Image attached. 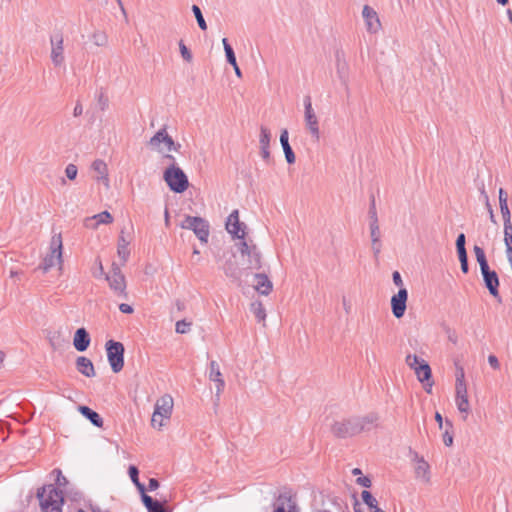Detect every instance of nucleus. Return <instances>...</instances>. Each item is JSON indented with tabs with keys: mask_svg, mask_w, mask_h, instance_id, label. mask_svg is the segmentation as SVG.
<instances>
[{
	"mask_svg": "<svg viewBox=\"0 0 512 512\" xmlns=\"http://www.w3.org/2000/svg\"><path fill=\"white\" fill-rule=\"evenodd\" d=\"M371 248H372L374 256L377 258L378 255L380 254L381 248H382L381 240H377L376 242H371Z\"/></svg>",
	"mask_w": 512,
	"mask_h": 512,
	"instance_id": "52",
	"label": "nucleus"
},
{
	"mask_svg": "<svg viewBox=\"0 0 512 512\" xmlns=\"http://www.w3.org/2000/svg\"><path fill=\"white\" fill-rule=\"evenodd\" d=\"M62 236L60 233L54 234L51 238L49 245V253L43 258L41 268L44 272H47L54 266H58V269H63V258H62Z\"/></svg>",
	"mask_w": 512,
	"mask_h": 512,
	"instance_id": "3",
	"label": "nucleus"
},
{
	"mask_svg": "<svg viewBox=\"0 0 512 512\" xmlns=\"http://www.w3.org/2000/svg\"><path fill=\"white\" fill-rule=\"evenodd\" d=\"M357 483L359 485L363 486V487H366V488L371 486V480L368 477H366V476L359 477L357 479Z\"/></svg>",
	"mask_w": 512,
	"mask_h": 512,
	"instance_id": "55",
	"label": "nucleus"
},
{
	"mask_svg": "<svg viewBox=\"0 0 512 512\" xmlns=\"http://www.w3.org/2000/svg\"><path fill=\"white\" fill-rule=\"evenodd\" d=\"M142 501L147 508L148 512H165L164 506L157 500L143 493Z\"/></svg>",
	"mask_w": 512,
	"mask_h": 512,
	"instance_id": "31",
	"label": "nucleus"
},
{
	"mask_svg": "<svg viewBox=\"0 0 512 512\" xmlns=\"http://www.w3.org/2000/svg\"><path fill=\"white\" fill-rule=\"evenodd\" d=\"M506 257L512 269V250L510 251L509 249H506Z\"/></svg>",
	"mask_w": 512,
	"mask_h": 512,
	"instance_id": "64",
	"label": "nucleus"
},
{
	"mask_svg": "<svg viewBox=\"0 0 512 512\" xmlns=\"http://www.w3.org/2000/svg\"><path fill=\"white\" fill-rule=\"evenodd\" d=\"M76 368L78 372L86 377H94L95 369L92 361L85 356H79L76 359Z\"/></svg>",
	"mask_w": 512,
	"mask_h": 512,
	"instance_id": "27",
	"label": "nucleus"
},
{
	"mask_svg": "<svg viewBox=\"0 0 512 512\" xmlns=\"http://www.w3.org/2000/svg\"><path fill=\"white\" fill-rule=\"evenodd\" d=\"M159 487V482L155 478H150L149 484H148V490L154 491Z\"/></svg>",
	"mask_w": 512,
	"mask_h": 512,
	"instance_id": "59",
	"label": "nucleus"
},
{
	"mask_svg": "<svg viewBox=\"0 0 512 512\" xmlns=\"http://www.w3.org/2000/svg\"><path fill=\"white\" fill-rule=\"evenodd\" d=\"M378 415L376 413H369L361 417H353L354 422L359 428V433L365 430H370L378 422Z\"/></svg>",
	"mask_w": 512,
	"mask_h": 512,
	"instance_id": "23",
	"label": "nucleus"
},
{
	"mask_svg": "<svg viewBox=\"0 0 512 512\" xmlns=\"http://www.w3.org/2000/svg\"><path fill=\"white\" fill-rule=\"evenodd\" d=\"M337 73L343 84L347 83V63L341 58L340 54L336 55Z\"/></svg>",
	"mask_w": 512,
	"mask_h": 512,
	"instance_id": "33",
	"label": "nucleus"
},
{
	"mask_svg": "<svg viewBox=\"0 0 512 512\" xmlns=\"http://www.w3.org/2000/svg\"><path fill=\"white\" fill-rule=\"evenodd\" d=\"M443 442L446 446H451L453 444V436L448 432V430H446L443 435Z\"/></svg>",
	"mask_w": 512,
	"mask_h": 512,
	"instance_id": "56",
	"label": "nucleus"
},
{
	"mask_svg": "<svg viewBox=\"0 0 512 512\" xmlns=\"http://www.w3.org/2000/svg\"><path fill=\"white\" fill-rule=\"evenodd\" d=\"M280 143L283 148L286 161L289 164H293L295 162V154L289 144V134L287 129H283L280 134Z\"/></svg>",
	"mask_w": 512,
	"mask_h": 512,
	"instance_id": "28",
	"label": "nucleus"
},
{
	"mask_svg": "<svg viewBox=\"0 0 512 512\" xmlns=\"http://www.w3.org/2000/svg\"><path fill=\"white\" fill-rule=\"evenodd\" d=\"M474 253H475L476 260L479 263L480 269H483V268L489 266L486 256H485V252L481 247L475 245Z\"/></svg>",
	"mask_w": 512,
	"mask_h": 512,
	"instance_id": "40",
	"label": "nucleus"
},
{
	"mask_svg": "<svg viewBox=\"0 0 512 512\" xmlns=\"http://www.w3.org/2000/svg\"><path fill=\"white\" fill-rule=\"evenodd\" d=\"M304 121L308 132L318 141L320 138L319 121L309 96H306L304 99Z\"/></svg>",
	"mask_w": 512,
	"mask_h": 512,
	"instance_id": "8",
	"label": "nucleus"
},
{
	"mask_svg": "<svg viewBox=\"0 0 512 512\" xmlns=\"http://www.w3.org/2000/svg\"><path fill=\"white\" fill-rule=\"evenodd\" d=\"M429 469V464L423 458L419 459L415 468L416 477L428 483L430 481Z\"/></svg>",
	"mask_w": 512,
	"mask_h": 512,
	"instance_id": "30",
	"label": "nucleus"
},
{
	"mask_svg": "<svg viewBox=\"0 0 512 512\" xmlns=\"http://www.w3.org/2000/svg\"><path fill=\"white\" fill-rule=\"evenodd\" d=\"M109 282L110 288L120 296L126 297V282L125 277L121 273V270L118 266L113 264L111 273L106 277Z\"/></svg>",
	"mask_w": 512,
	"mask_h": 512,
	"instance_id": "11",
	"label": "nucleus"
},
{
	"mask_svg": "<svg viewBox=\"0 0 512 512\" xmlns=\"http://www.w3.org/2000/svg\"><path fill=\"white\" fill-rule=\"evenodd\" d=\"M273 512H299V508L291 496L281 494L274 504Z\"/></svg>",
	"mask_w": 512,
	"mask_h": 512,
	"instance_id": "20",
	"label": "nucleus"
},
{
	"mask_svg": "<svg viewBox=\"0 0 512 512\" xmlns=\"http://www.w3.org/2000/svg\"><path fill=\"white\" fill-rule=\"evenodd\" d=\"M481 274L483 276L485 285L487 289L489 290L490 294L494 297H497L499 295L498 292V286H499V279L498 275L495 271L490 270L489 266L480 269Z\"/></svg>",
	"mask_w": 512,
	"mask_h": 512,
	"instance_id": "19",
	"label": "nucleus"
},
{
	"mask_svg": "<svg viewBox=\"0 0 512 512\" xmlns=\"http://www.w3.org/2000/svg\"><path fill=\"white\" fill-rule=\"evenodd\" d=\"M119 310L122 313L131 314L133 313V308L129 304L122 303L119 305Z\"/></svg>",
	"mask_w": 512,
	"mask_h": 512,
	"instance_id": "58",
	"label": "nucleus"
},
{
	"mask_svg": "<svg viewBox=\"0 0 512 512\" xmlns=\"http://www.w3.org/2000/svg\"><path fill=\"white\" fill-rule=\"evenodd\" d=\"M209 379L216 384V400L219 401L220 395L224 390L225 381L216 361H211L209 365Z\"/></svg>",
	"mask_w": 512,
	"mask_h": 512,
	"instance_id": "18",
	"label": "nucleus"
},
{
	"mask_svg": "<svg viewBox=\"0 0 512 512\" xmlns=\"http://www.w3.org/2000/svg\"><path fill=\"white\" fill-rule=\"evenodd\" d=\"M78 410L84 417H86L88 420H90V422L93 425H95L96 427L103 426V419L97 412L93 411L92 409H90L87 406H79Z\"/></svg>",
	"mask_w": 512,
	"mask_h": 512,
	"instance_id": "29",
	"label": "nucleus"
},
{
	"mask_svg": "<svg viewBox=\"0 0 512 512\" xmlns=\"http://www.w3.org/2000/svg\"><path fill=\"white\" fill-rule=\"evenodd\" d=\"M78 169L74 164H68L65 168L66 177L70 180H74L77 177Z\"/></svg>",
	"mask_w": 512,
	"mask_h": 512,
	"instance_id": "47",
	"label": "nucleus"
},
{
	"mask_svg": "<svg viewBox=\"0 0 512 512\" xmlns=\"http://www.w3.org/2000/svg\"><path fill=\"white\" fill-rule=\"evenodd\" d=\"M179 49H180V53H181V56L182 58L187 61V62H191L192 61V53L190 52V50L186 47V45L183 43V41H180L179 42Z\"/></svg>",
	"mask_w": 512,
	"mask_h": 512,
	"instance_id": "46",
	"label": "nucleus"
},
{
	"mask_svg": "<svg viewBox=\"0 0 512 512\" xmlns=\"http://www.w3.org/2000/svg\"><path fill=\"white\" fill-rule=\"evenodd\" d=\"M407 365L414 370L417 379L421 383L427 382L428 386L431 388L433 382L431 381L432 372L429 364L420 359L417 355H408L406 357Z\"/></svg>",
	"mask_w": 512,
	"mask_h": 512,
	"instance_id": "4",
	"label": "nucleus"
},
{
	"mask_svg": "<svg viewBox=\"0 0 512 512\" xmlns=\"http://www.w3.org/2000/svg\"><path fill=\"white\" fill-rule=\"evenodd\" d=\"M174 407V400L171 395L165 394L157 399L155 406H154V412H156V415L162 416V417H168L171 418L172 412Z\"/></svg>",
	"mask_w": 512,
	"mask_h": 512,
	"instance_id": "17",
	"label": "nucleus"
},
{
	"mask_svg": "<svg viewBox=\"0 0 512 512\" xmlns=\"http://www.w3.org/2000/svg\"><path fill=\"white\" fill-rule=\"evenodd\" d=\"M499 206L503 219L511 218V213L507 204V196L502 188L499 189Z\"/></svg>",
	"mask_w": 512,
	"mask_h": 512,
	"instance_id": "35",
	"label": "nucleus"
},
{
	"mask_svg": "<svg viewBox=\"0 0 512 512\" xmlns=\"http://www.w3.org/2000/svg\"><path fill=\"white\" fill-rule=\"evenodd\" d=\"M271 140V133L268 128L262 126L260 129V149H261V156L265 161H268L270 159V151H269V145Z\"/></svg>",
	"mask_w": 512,
	"mask_h": 512,
	"instance_id": "24",
	"label": "nucleus"
},
{
	"mask_svg": "<svg viewBox=\"0 0 512 512\" xmlns=\"http://www.w3.org/2000/svg\"><path fill=\"white\" fill-rule=\"evenodd\" d=\"M192 11H193V14L197 20V23L199 25V27L202 29V30H206L207 29V24H206V21L202 15V12H201V9L197 6V5H193L192 6Z\"/></svg>",
	"mask_w": 512,
	"mask_h": 512,
	"instance_id": "43",
	"label": "nucleus"
},
{
	"mask_svg": "<svg viewBox=\"0 0 512 512\" xmlns=\"http://www.w3.org/2000/svg\"><path fill=\"white\" fill-rule=\"evenodd\" d=\"M455 404L458 411L464 414L463 418L466 419L471 411L467 386L455 387Z\"/></svg>",
	"mask_w": 512,
	"mask_h": 512,
	"instance_id": "16",
	"label": "nucleus"
},
{
	"mask_svg": "<svg viewBox=\"0 0 512 512\" xmlns=\"http://www.w3.org/2000/svg\"><path fill=\"white\" fill-rule=\"evenodd\" d=\"M504 243H505L506 249H509L511 251L512 250V235L509 237H504Z\"/></svg>",
	"mask_w": 512,
	"mask_h": 512,
	"instance_id": "62",
	"label": "nucleus"
},
{
	"mask_svg": "<svg viewBox=\"0 0 512 512\" xmlns=\"http://www.w3.org/2000/svg\"><path fill=\"white\" fill-rule=\"evenodd\" d=\"M37 498L42 512H62L63 493L54 485L49 484L38 489Z\"/></svg>",
	"mask_w": 512,
	"mask_h": 512,
	"instance_id": "2",
	"label": "nucleus"
},
{
	"mask_svg": "<svg viewBox=\"0 0 512 512\" xmlns=\"http://www.w3.org/2000/svg\"><path fill=\"white\" fill-rule=\"evenodd\" d=\"M366 29L371 34H376L381 29V22L377 12L370 6L365 5L362 10Z\"/></svg>",
	"mask_w": 512,
	"mask_h": 512,
	"instance_id": "15",
	"label": "nucleus"
},
{
	"mask_svg": "<svg viewBox=\"0 0 512 512\" xmlns=\"http://www.w3.org/2000/svg\"><path fill=\"white\" fill-rule=\"evenodd\" d=\"M361 497H362L363 502L367 506L372 508L373 510L378 508L377 500L373 497V495L369 491H366V490L362 491Z\"/></svg>",
	"mask_w": 512,
	"mask_h": 512,
	"instance_id": "42",
	"label": "nucleus"
},
{
	"mask_svg": "<svg viewBox=\"0 0 512 512\" xmlns=\"http://www.w3.org/2000/svg\"><path fill=\"white\" fill-rule=\"evenodd\" d=\"M222 44L224 47L227 62L231 65H235V62H236L235 53H234L231 45L228 43V40L226 38H223Z\"/></svg>",
	"mask_w": 512,
	"mask_h": 512,
	"instance_id": "39",
	"label": "nucleus"
},
{
	"mask_svg": "<svg viewBox=\"0 0 512 512\" xmlns=\"http://www.w3.org/2000/svg\"><path fill=\"white\" fill-rule=\"evenodd\" d=\"M223 270L227 277L235 281L240 280L241 271L233 262H226L223 267Z\"/></svg>",
	"mask_w": 512,
	"mask_h": 512,
	"instance_id": "32",
	"label": "nucleus"
},
{
	"mask_svg": "<svg viewBox=\"0 0 512 512\" xmlns=\"http://www.w3.org/2000/svg\"><path fill=\"white\" fill-rule=\"evenodd\" d=\"M91 39L96 46L104 47L108 44V36L104 31L96 30L93 32Z\"/></svg>",
	"mask_w": 512,
	"mask_h": 512,
	"instance_id": "37",
	"label": "nucleus"
},
{
	"mask_svg": "<svg viewBox=\"0 0 512 512\" xmlns=\"http://www.w3.org/2000/svg\"><path fill=\"white\" fill-rule=\"evenodd\" d=\"M332 432L340 438L351 437L359 433V428L353 418L337 421L332 426Z\"/></svg>",
	"mask_w": 512,
	"mask_h": 512,
	"instance_id": "12",
	"label": "nucleus"
},
{
	"mask_svg": "<svg viewBox=\"0 0 512 512\" xmlns=\"http://www.w3.org/2000/svg\"><path fill=\"white\" fill-rule=\"evenodd\" d=\"M408 299V291L406 288L399 289L398 293L391 298L392 313L396 318L404 316L406 311V303Z\"/></svg>",
	"mask_w": 512,
	"mask_h": 512,
	"instance_id": "14",
	"label": "nucleus"
},
{
	"mask_svg": "<svg viewBox=\"0 0 512 512\" xmlns=\"http://www.w3.org/2000/svg\"><path fill=\"white\" fill-rule=\"evenodd\" d=\"M50 58L55 67H61L65 62L64 38L61 34L50 37Z\"/></svg>",
	"mask_w": 512,
	"mask_h": 512,
	"instance_id": "9",
	"label": "nucleus"
},
{
	"mask_svg": "<svg viewBox=\"0 0 512 512\" xmlns=\"http://www.w3.org/2000/svg\"><path fill=\"white\" fill-rule=\"evenodd\" d=\"M255 289L262 295H268L273 288L272 282L265 274H255Z\"/></svg>",
	"mask_w": 512,
	"mask_h": 512,
	"instance_id": "26",
	"label": "nucleus"
},
{
	"mask_svg": "<svg viewBox=\"0 0 512 512\" xmlns=\"http://www.w3.org/2000/svg\"><path fill=\"white\" fill-rule=\"evenodd\" d=\"M369 230H370L371 242H376L377 240H380L381 232H380L379 223H369Z\"/></svg>",
	"mask_w": 512,
	"mask_h": 512,
	"instance_id": "44",
	"label": "nucleus"
},
{
	"mask_svg": "<svg viewBox=\"0 0 512 512\" xmlns=\"http://www.w3.org/2000/svg\"><path fill=\"white\" fill-rule=\"evenodd\" d=\"M181 228L192 230L197 238L206 243L209 237V224L201 217L186 216L181 223Z\"/></svg>",
	"mask_w": 512,
	"mask_h": 512,
	"instance_id": "6",
	"label": "nucleus"
},
{
	"mask_svg": "<svg viewBox=\"0 0 512 512\" xmlns=\"http://www.w3.org/2000/svg\"><path fill=\"white\" fill-rule=\"evenodd\" d=\"M393 283L399 287V289L404 288L403 287V280L401 277V274L398 271H394L392 274Z\"/></svg>",
	"mask_w": 512,
	"mask_h": 512,
	"instance_id": "51",
	"label": "nucleus"
},
{
	"mask_svg": "<svg viewBox=\"0 0 512 512\" xmlns=\"http://www.w3.org/2000/svg\"><path fill=\"white\" fill-rule=\"evenodd\" d=\"M107 357L113 372L118 373L124 366V346L120 342H106Z\"/></svg>",
	"mask_w": 512,
	"mask_h": 512,
	"instance_id": "5",
	"label": "nucleus"
},
{
	"mask_svg": "<svg viewBox=\"0 0 512 512\" xmlns=\"http://www.w3.org/2000/svg\"><path fill=\"white\" fill-rule=\"evenodd\" d=\"M245 228V224L239 220L238 210H233L226 222V229L228 233H230L234 238L241 239L243 241L246 235Z\"/></svg>",
	"mask_w": 512,
	"mask_h": 512,
	"instance_id": "13",
	"label": "nucleus"
},
{
	"mask_svg": "<svg viewBox=\"0 0 512 512\" xmlns=\"http://www.w3.org/2000/svg\"><path fill=\"white\" fill-rule=\"evenodd\" d=\"M92 170L97 173L96 180L101 181L108 188L109 187V179H108V168L106 163L103 160L97 159L92 163Z\"/></svg>",
	"mask_w": 512,
	"mask_h": 512,
	"instance_id": "25",
	"label": "nucleus"
},
{
	"mask_svg": "<svg viewBox=\"0 0 512 512\" xmlns=\"http://www.w3.org/2000/svg\"><path fill=\"white\" fill-rule=\"evenodd\" d=\"M460 264H461L462 272L468 273V271H469L468 261H462V262H460Z\"/></svg>",
	"mask_w": 512,
	"mask_h": 512,
	"instance_id": "63",
	"label": "nucleus"
},
{
	"mask_svg": "<svg viewBox=\"0 0 512 512\" xmlns=\"http://www.w3.org/2000/svg\"><path fill=\"white\" fill-rule=\"evenodd\" d=\"M170 418L168 417H162V416H159L157 417L156 415V412H153V415H152V418H151V426L155 429H158V430H161L162 427H164L166 425V422L169 420Z\"/></svg>",
	"mask_w": 512,
	"mask_h": 512,
	"instance_id": "41",
	"label": "nucleus"
},
{
	"mask_svg": "<svg viewBox=\"0 0 512 512\" xmlns=\"http://www.w3.org/2000/svg\"><path fill=\"white\" fill-rule=\"evenodd\" d=\"M467 386L463 368H459L456 374L455 387Z\"/></svg>",
	"mask_w": 512,
	"mask_h": 512,
	"instance_id": "49",
	"label": "nucleus"
},
{
	"mask_svg": "<svg viewBox=\"0 0 512 512\" xmlns=\"http://www.w3.org/2000/svg\"><path fill=\"white\" fill-rule=\"evenodd\" d=\"M504 221V237L512 236L511 218L503 219Z\"/></svg>",
	"mask_w": 512,
	"mask_h": 512,
	"instance_id": "50",
	"label": "nucleus"
},
{
	"mask_svg": "<svg viewBox=\"0 0 512 512\" xmlns=\"http://www.w3.org/2000/svg\"><path fill=\"white\" fill-rule=\"evenodd\" d=\"M368 215H369V223H379L374 199L371 202Z\"/></svg>",
	"mask_w": 512,
	"mask_h": 512,
	"instance_id": "48",
	"label": "nucleus"
},
{
	"mask_svg": "<svg viewBox=\"0 0 512 512\" xmlns=\"http://www.w3.org/2000/svg\"><path fill=\"white\" fill-rule=\"evenodd\" d=\"M465 235L463 233L459 234L457 239H456V249L457 250H462V249H466L465 248Z\"/></svg>",
	"mask_w": 512,
	"mask_h": 512,
	"instance_id": "53",
	"label": "nucleus"
},
{
	"mask_svg": "<svg viewBox=\"0 0 512 512\" xmlns=\"http://www.w3.org/2000/svg\"><path fill=\"white\" fill-rule=\"evenodd\" d=\"M488 362L490 366L494 369H498L500 367L499 361L495 355H490L488 357Z\"/></svg>",
	"mask_w": 512,
	"mask_h": 512,
	"instance_id": "57",
	"label": "nucleus"
},
{
	"mask_svg": "<svg viewBox=\"0 0 512 512\" xmlns=\"http://www.w3.org/2000/svg\"><path fill=\"white\" fill-rule=\"evenodd\" d=\"M113 221L112 215L108 211H103L92 217H87L84 221V225L87 228L96 229L99 224H110Z\"/></svg>",
	"mask_w": 512,
	"mask_h": 512,
	"instance_id": "21",
	"label": "nucleus"
},
{
	"mask_svg": "<svg viewBox=\"0 0 512 512\" xmlns=\"http://www.w3.org/2000/svg\"><path fill=\"white\" fill-rule=\"evenodd\" d=\"M251 312L257 318L259 322H264L266 319V311L263 304L260 301H255L251 303L250 306Z\"/></svg>",
	"mask_w": 512,
	"mask_h": 512,
	"instance_id": "36",
	"label": "nucleus"
},
{
	"mask_svg": "<svg viewBox=\"0 0 512 512\" xmlns=\"http://www.w3.org/2000/svg\"><path fill=\"white\" fill-rule=\"evenodd\" d=\"M128 245H129V242L127 240H125V238L123 236H121L118 241L117 254L123 262H126L130 255V250L128 248Z\"/></svg>",
	"mask_w": 512,
	"mask_h": 512,
	"instance_id": "34",
	"label": "nucleus"
},
{
	"mask_svg": "<svg viewBox=\"0 0 512 512\" xmlns=\"http://www.w3.org/2000/svg\"><path fill=\"white\" fill-rule=\"evenodd\" d=\"M53 473H56V474H57V479H56L57 485H59V486H63V485H65V484L67 483V480H66V478L62 475L61 470H59V469H55V470L53 471Z\"/></svg>",
	"mask_w": 512,
	"mask_h": 512,
	"instance_id": "54",
	"label": "nucleus"
},
{
	"mask_svg": "<svg viewBox=\"0 0 512 512\" xmlns=\"http://www.w3.org/2000/svg\"><path fill=\"white\" fill-rule=\"evenodd\" d=\"M129 476L132 480V482L136 485L137 489L143 493L145 492V486L139 481L138 475L139 471L136 466H130L128 470Z\"/></svg>",
	"mask_w": 512,
	"mask_h": 512,
	"instance_id": "38",
	"label": "nucleus"
},
{
	"mask_svg": "<svg viewBox=\"0 0 512 512\" xmlns=\"http://www.w3.org/2000/svg\"><path fill=\"white\" fill-rule=\"evenodd\" d=\"M239 251L242 256L248 257V268L260 269L261 268V254L256 245L248 244L245 240L239 243Z\"/></svg>",
	"mask_w": 512,
	"mask_h": 512,
	"instance_id": "10",
	"label": "nucleus"
},
{
	"mask_svg": "<svg viewBox=\"0 0 512 512\" xmlns=\"http://www.w3.org/2000/svg\"><path fill=\"white\" fill-rule=\"evenodd\" d=\"M82 113H83V107H82V105H81V103H80V102H77V103H76V106L74 107V110H73V115H74L75 117H78V116H80Z\"/></svg>",
	"mask_w": 512,
	"mask_h": 512,
	"instance_id": "60",
	"label": "nucleus"
},
{
	"mask_svg": "<svg viewBox=\"0 0 512 512\" xmlns=\"http://www.w3.org/2000/svg\"><path fill=\"white\" fill-rule=\"evenodd\" d=\"M73 345L79 352L85 351L90 345V336L85 328L76 330L73 338Z\"/></svg>",
	"mask_w": 512,
	"mask_h": 512,
	"instance_id": "22",
	"label": "nucleus"
},
{
	"mask_svg": "<svg viewBox=\"0 0 512 512\" xmlns=\"http://www.w3.org/2000/svg\"><path fill=\"white\" fill-rule=\"evenodd\" d=\"M457 253H458V257H459V261H460V262H462V261H468V257H467V251H466V249L457 250Z\"/></svg>",
	"mask_w": 512,
	"mask_h": 512,
	"instance_id": "61",
	"label": "nucleus"
},
{
	"mask_svg": "<svg viewBox=\"0 0 512 512\" xmlns=\"http://www.w3.org/2000/svg\"><path fill=\"white\" fill-rule=\"evenodd\" d=\"M191 323L185 320H180L176 322L175 330L179 334H185L190 330Z\"/></svg>",
	"mask_w": 512,
	"mask_h": 512,
	"instance_id": "45",
	"label": "nucleus"
},
{
	"mask_svg": "<svg viewBox=\"0 0 512 512\" xmlns=\"http://www.w3.org/2000/svg\"><path fill=\"white\" fill-rule=\"evenodd\" d=\"M164 159L169 161V166L163 173V179L175 193H183L189 186V181L184 171L175 163V157L165 154Z\"/></svg>",
	"mask_w": 512,
	"mask_h": 512,
	"instance_id": "1",
	"label": "nucleus"
},
{
	"mask_svg": "<svg viewBox=\"0 0 512 512\" xmlns=\"http://www.w3.org/2000/svg\"><path fill=\"white\" fill-rule=\"evenodd\" d=\"M149 146L159 153H165L172 150L177 151L180 144H176L168 135L166 128H162L150 139Z\"/></svg>",
	"mask_w": 512,
	"mask_h": 512,
	"instance_id": "7",
	"label": "nucleus"
}]
</instances>
